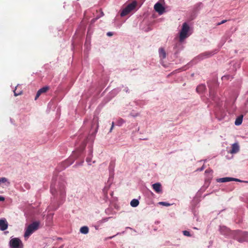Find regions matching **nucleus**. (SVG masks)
<instances>
[{
	"label": "nucleus",
	"mask_w": 248,
	"mask_h": 248,
	"mask_svg": "<svg viewBox=\"0 0 248 248\" xmlns=\"http://www.w3.org/2000/svg\"><path fill=\"white\" fill-rule=\"evenodd\" d=\"M217 182L219 183H225L227 182H230L232 181V178L231 177H224L217 179Z\"/></svg>",
	"instance_id": "obj_12"
},
{
	"label": "nucleus",
	"mask_w": 248,
	"mask_h": 248,
	"mask_svg": "<svg viewBox=\"0 0 248 248\" xmlns=\"http://www.w3.org/2000/svg\"><path fill=\"white\" fill-rule=\"evenodd\" d=\"M40 222L38 221H34L31 224H30L24 233L25 237H28L30 236L34 232L38 230Z\"/></svg>",
	"instance_id": "obj_1"
},
{
	"label": "nucleus",
	"mask_w": 248,
	"mask_h": 248,
	"mask_svg": "<svg viewBox=\"0 0 248 248\" xmlns=\"http://www.w3.org/2000/svg\"><path fill=\"white\" fill-rule=\"evenodd\" d=\"M243 121V116H239L236 118L235 121V124L236 125H239L241 124Z\"/></svg>",
	"instance_id": "obj_14"
},
{
	"label": "nucleus",
	"mask_w": 248,
	"mask_h": 248,
	"mask_svg": "<svg viewBox=\"0 0 248 248\" xmlns=\"http://www.w3.org/2000/svg\"><path fill=\"white\" fill-rule=\"evenodd\" d=\"M2 184H4V185L6 186H8L10 185V183L6 178L1 177L0 178V186Z\"/></svg>",
	"instance_id": "obj_11"
},
{
	"label": "nucleus",
	"mask_w": 248,
	"mask_h": 248,
	"mask_svg": "<svg viewBox=\"0 0 248 248\" xmlns=\"http://www.w3.org/2000/svg\"><path fill=\"white\" fill-rule=\"evenodd\" d=\"M189 29V26L186 22L183 24L179 34V39L180 41H183L189 36L188 32Z\"/></svg>",
	"instance_id": "obj_2"
},
{
	"label": "nucleus",
	"mask_w": 248,
	"mask_h": 248,
	"mask_svg": "<svg viewBox=\"0 0 248 248\" xmlns=\"http://www.w3.org/2000/svg\"><path fill=\"white\" fill-rule=\"evenodd\" d=\"M232 181H237V182H241V181L239 179L236 178H232Z\"/></svg>",
	"instance_id": "obj_23"
},
{
	"label": "nucleus",
	"mask_w": 248,
	"mask_h": 248,
	"mask_svg": "<svg viewBox=\"0 0 248 248\" xmlns=\"http://www.w3.org/2000/svg\"><path fill=\"white\" fill-rule=\"evenodd\" d=\"M114 122H112V124H111V128H110V132H111L112 130L113 129V127H114Z\"/></svg>",
	"instance_id": "obj_22"
},
{
	"label": "nucleus",
	"mask_w": 248,
	"mask_h": 248,
	"mask_svg": "<svg viewBox=\"0 0 248 248\" xmlns=\"http://www.w3.org/2000/svg\"><path fill=\"white\" fill-rule=\"evenodd\" d=\"M49 88L48 86H45L39 89L37 92L35 97V100H37L42 93H46L49 90Z\"/></svg>",
	"instance_id": "obj_6"
},
{
	"label": "nucleus",
	"mask_w": 248,
	"mask_h": 248,
	"mask_svg": "<svg viewBox=\"0 0 248 248\" xmlns=\"http://www.w3.org/2000/svg\"><path fill=\"white\" fill-rule=\"evenodd\" d=\"M8 228V223L5 219H0V230L4 231Z\"/></svg>",
	"instance_id": "obj_8"
},
{
	"label": "nucleus",
	"mask_w": 248,
	"mask_h": 248,
	"mask_svg": "<svg viewBox=\"0 0 248 248\" xmlns=\"http://www.w3.org/2000/svg\"><path fill=\"white\" fill-rule=\"evenodd\" d=\"M114 236H115V235L112 236H110V237H109L108 238H109V239H111V238H112L113 237H114Z\"/></svg>",
	"instance_id": "obj_29"
},
{
	"label": "nucleus",
	"mask_w": 248,
	"mask_h": 248,
	"mask_svg": "<svg viewBox=\"0 0 248 248\" xmlns=\"http://www.w3.org/2000/svg\"><path fill=\"white\" fill-rule=\"evenodd\" d=\"M153 188L157 193L162 192L161 185L159 183H156L152 185Z\"/></svg>",
	"instance_id": "obj_7"
},
{
	"label": "nucleus",
	"mask_w": 248,
	"mask_h": 248,
	"mask_svg": "<svg viewBox=\"0 0 248 248\" xmlns=\"http://www.w3.org/2000/svg\"><path fill=\"white\" fill-rule=\"evenodd\" d=\"M226 21H227V20H223L221 22L217 23V25H220L221 24H222L225 23Z\"/></svg>",
	"instance_id": "obj_21"
},
{
	"label": "nucleus",
	"mask_w": 248,
	"mask_h": 248,
	"mask_svg": "<svg viewBox=\"0 0 248 248\" xmlns=\"http://www.w3.org/2000/svg\"><path fill=\"white\" fill-rule=\"evenodd\" d=\"M137 6L136 1H133L132 3L129 4L124 8L121 13V16H124L128 15L130 12L133 10Z\"/></svg>",
	"instance_id": "obj_3"
},
{
	"label": "nucleus",
	"mask_w": 248,
	"mask_h": 248,
	"mask_svg": "<svg viewBox=\"0 0 248 248\" xmlns=\"http://www.w3.org/2000/svg\"><path fill=\"white\" fill-rule=\"evenodd\" d=\"M86 161L89 162L91 161V159L87 157L86 158Z\"/></svg>",
	"instance_id": "obj_27"
},
{
	"label": "nucleus",
	"mask_w": 248,
	"mask_h": 248,
	"mask_svg": "<svg viewBox=\"0 0 248 248\" xmlns=\"http://www.w3.org/2000/svg\"><path fill=\"white\" fill-rule=\"evenodd\" d=\"M239 150V146L237 143H235L232 145V150L230 151L231 154H235Z\"/></svg>",
	"instance_id": "obj_9"
},
{
	"label": "nucleus",
	"mask_w": 248,
	"mask_h": 248,
	"mask_svg": "<svg viewBox=\"0 0 248 248\" xmlns=\"http://www.w3.org/2000/svg\"><path fill=\"white\" fill-rule=\"evenodd\" d=\"M11 248H23V245L21 240L18 238H12L9 242Z\"/></svg>",
	"instance_id": "obj_4"
},
{
	"label": "nucleus",
	"mask_w": 248,
	"mask_h": 248,
	"mask_svg": "<svg viewBox=\"0 0 248 248\" xmlns=\"http://www.w3.org/2000/svg\"><path fill=\"white\" fill-rule=\"evenodd\" d=\"M206 89L205 86L204 85L202 84L199 85L197 88L196 91L199 93H202Z\"/></svg>",
	"instance_id": "obj_13"
},
{
	"label": "nucleus",
	"mask_w": 248,
	"mask_h": 248,
	"mask_svg": "<svg viewBox=\"0 0 248 248\" xmlns=\"http://www.w3.org/2000/svg\"><path fill=\"white\" fill-rule=\"evenodd\" d=\"M159 53L160 57H162L163 59L166 58V54L165 50L163 48H160L159 49Z\"/></svg>",
	"instance_id": "obj_15"
},
{
	"label": "nucleus",
	"mask_w": 248,
	"mask_h": 248,
	"mask_svg": "<svg viewBox=\"0 0 248 248\" xmlns=\"http://www.w3.org/2000/svg\"><path fill=\"white\" fill-rule=\"evenodd\" d=\"M245 240H246V239H244V240H239V242H243V241H245Z\"/></svg>",
	"instance_id": "obj_28"
},
{
	"label": "nucleus",
	"mask_w": 248,
	"mask_h": 248,
	"mask_svg": "<svg viewBox=\"0 0 248 248\" xmlns=\"http://www.w3.org/2000/svg\"><path fill=\"white\" fill-rule=\"evenodd\" d=\"M14 95L15 96L22 94V90L21 89V87L19 85L16 86L15 90L14 91Z\"/></svg>",
	"instance_id": "obj_10"
},
{
	"label": "nucleus",
	"mask_w": 248,
	"mask_h": 248,
	"mask_svg": "<svg viewBox=\"0 0 248 248\" xmlns=\"http://www.w3.org/2000/svg\"><path fill=\"white\" fill-rule=\"evenodd\" d=\"M243 235H245V236H248V232H244L243 233Z\"/></svg>",
	"instance_id": "obj_26"
},
{
	"label": "nucleus",
	"mask_w": 248,
	"mask_h": 248,
	"mask_svg": "<svg viewBox=\"0 0 248 248\" xmlns=\"http://www.w3.org/2000/svg\"><path fill=\"white\" fill-rule=\"evenodd\" d=\"M80 232L83 234H87L89 232V228L87 226H83L80 228Z\"/></svg>",
	"instance_id": "obj_17"
},
{
	"label": "nucleus",
	"mask_w": 248,
	"mask_h": 248,
	"mask_svg": "<svg viewBox=\"0 0 248 248\" xmlns=\"http://www.w3.org/2000/svg\"><path fill=\"white\" fill-rule=\"evenodd\" d=\"M139 204V202L137 199H133L130 202V205L133 207H137Z\"/></svg>",
	"instance_id": "obj_16"
},
{
	"label": "nucleus",
	"mask_w": 248,
	"mask_h": 248,
	"mask_svg": "<svg viewBox=\"0 0 248 248\" xmlns=\"http://www.w3.org/2000/svg\"><path fill=\"white\" fill-rule=\"evenodd\" d=\"M5 200L4 198L0 196V201H4Z\"/></svg>",
	"instance_id": "obj_25"
},
{
	"label": "nucleus",
	"mask_w": 248,
	"mask_h": 248,
	"mask_svg": "<svg viewBox=\"0 0 248 248\" xmlns=\"http://www.w3.org/2000/svg\"><path fill=\"white\" fill-rule=\"evenodd\" d=\"M64 192H61V194H64Z\"/></svg>",
	"instance_id": "obj_30"
},
{
	"label": "nucleus",
	"mask_w": 248,
	"mask_h": 248,
	"mask_svg": "<svg viewBox=\"0 0 248 248\" xmlns=\"http://www.w3.org/2000/svg\"><path fill=\"white\" fill-rule=\"evenodd\" d=\"M107 34L108 36H111L113 35V33L111 32H108Z\"/></svg>",
	"instance_id": "obj_24"
},
{
	"label": "nucleus",
	"mask_w": 248,
	"mask_h": 248,
	"mask_svg": "<svg viewBox=\"0 0 248 248\" xmlns=\"http://www.w3.org/2000/svg\"><path fill=\"white\" fill-rule=\"evenodd\" d=\"M159 204L160 205H162L166 206H169L170 205V203H169L168 202H159Z\"/></svg>",
	"instance_id": "obj_19"
},
{
	"label": "nucleus",
	"mask_w": 248,
	"mask_h": 248,
	"mask_svg": "<svg viewBox=\"0 0 248 248\" xmlns=\"http://www.w3.org/2000/svg\"><path fill=\"white\" fill-rule=\"evenodd\" d=\"M183 233L185 236H191V234H190V232L188 231H184L183 232Z\"/></svg>",
	"instance_id": "obj_20"
},
{
	"label": "nucleus",
	"mask_w": 248,
	"mask_h": 248,
	"mask_svg": "<svg viewBox=\"0 0 248 248\" xmlns=\"http://www.w3.org/2000/svg\"><path fill=\"white\" fill-rule=\"evenodd\" d=\"M154 9L159 15H162L165 12V8L159 2L156 3L154 5Z\"/></svg>",
	"instance_id": "obj_5"
},
{
	"label": "nucleus",
	"mask_w": 248,
	"mask_h": 248,
	"mask_svg": "<svg viewBox=\"0 0 248 248\" xmlns=\"http://www.w3.org/2000/svg\"><path fill=\"white\" fill-rule=\"evenodd\" d=\"M124 120L120 118L117 122V125L121 126L124 123Z\"/></svg>",
	"instance_id": "obj_18"
}]
</instances>
